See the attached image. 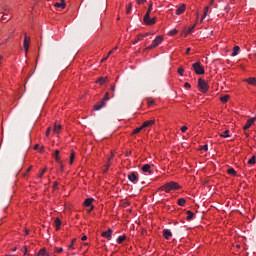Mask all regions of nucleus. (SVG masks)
I'll return each instance as SVG.
<instances>
[{
    "mask_svg": "<svg viewBox=\"0 0 256 256\" xmlns=\"http://www.w3.org/2000/svg\"><path fill=\"white\" fill-rule=\"evenodd\" d=\"M177 189H179V185L177 184V182H169L160 187L158 191H165L166 193H171V191H177Z\"/></svg>",
    "mask_w": 256,
    "mask_h": 256,
    "instance_id": "1",
    "label": "nucleus"
},
{
    "mask_svg": "<svg viewBox=\"0 0 256 256\" xmlns=\"http://www.w3.org/2000/svg\"><path fill=\"white\" fill-rule=\"evenodd\" d=\"M153 10V3L148 6V11L144 15L143 21L145 25H155V17L151 19V11Z\"/></svg>",
    "mask_w": 256,
    "mask_h": 256,
    "instance_id": "2",
    "label": "nucleus"
},
{
    "mask_svg": "<svg viewBox=\"0 0 256 256\" xmlns=\"http://www.w3.org/2000/svg\"><path fill=\"white\" fill-rule=\"evenodd\" d=\"M107 101H109V92H107L105 94L104 98L100 102L95 104L94 110L95 111H101V109H103V107H105V105H107Z\"/></svg>",
    "mask_w": 256,
    "mask_h": 256,
    "instance_id": "3",
    "label": "nucleus"
},
{
    "mask_svg": "<svg viewBox=\"0 0 256 256\" xmlns=\"http://www.w3.org/2000/svg\"><path fill=\"white\" fill-rule=\"evenodd\" d=\"M161 43H163V36L162 35L157 36L153 40L152 44L146 48V51H151V49H155V47H159V45H161Z\"/></svg>",
    "mask_w": 256,
    "mask_h": 256,
    "instance_id": "4",
    "label": "nucleus"
},
{
    "mask_svg": "<svg viewBox=\"0 0 256 256\" xmlns=\"http://www.w3.org/2000/svg\"><path fill=\"white\" fill-rule=\"evenodd\" d=\"M192 67L196 75H205V68L203 67V65H201V62H196L192 64Z\"/></svg>",
    "mask_w": 256,
    "mask_h": 256,
    "instance_id": "5",
    "label": "nucleus"
},
{
    "mask_svg": "<svg viewBox=\"0 0 256 256\" xmlns=\"http://www.w3.org/2000/svg\"><path fill=\"white\" fill-rule=\"evenodd\" d=\"M198 87L202 93H207V91H209V84L201 78L198 79Z\"/></svg>",
    "mask_w": 256,
    "mask_h": 256,
    "instance_id": "6",
    "label": "nucleus"
},
{
    "mask_svg": "<svg viewBox=\"0 0 256 256\" xmlns=\"http://www.w3.org/2000/svg\"><path fill=\"white\" fill-rule=\"evenodd\" d=\"M128 180L134 183V185L137 184L139 182V174L137 172H131L128 175Z\"/></svg>",
    "mask_w": 256,
    "mask_h": 256,
    "instance_id": "7",
    "label": "nucleus"
},
{
    "mask_svg": "<svg viewBox=\"0 0 256 256\" xmlns=\"http://www.w3.org/2000/svg\"><path fill=\"white\" fill-rule=\"evenodd\" d=\"M112 235H113L112 229H108L107 231L102 232V237H104V239H108V241H111Z\"/></svg>",
    "mask_w": 256,
    "mask_h": 256,
    "instance_id": "8",
    "label": "nucleus"
},
{
    "mask_svg": "<svg viewBox=\"0 0 256 256\" xmlns=\"http://www.w3.org/2000/svg\"><path fill=\"white\" fill-rule=\"evenodd\" d=\"M24 50L29 51V38L27 37V33H24V42H23Z\"/></svg>",
    "mask_w": 256,
    "mask_h": 256,
    "instance_id": "9",
    "label": "nucleus"
},
{
    "mask_svg": "<svg viewBox=\"0 0 256 256\" xmlns=\"http://www.w3.org/2000/svg\"><path fill=\"white\" fill-rule=\"evenodd\" d=\"M253 123H255V118H250L249 120H247L246 124L243 127L244 131H247V129H249L253 125Z\"/></svg>",
    "mask_w": 256,
    "mask_h": 256,
    "instance_id": "10",
    "label": "nucleus"
},
{
    "mask_svg": "<svg viewBox=\"0 0 256 256\" xmlns=\"http://www.w3.org/2000/svg\"><path fill=\"white\" fill-rule=\"evenodd\" d=\"M185 9V4H181V6L176 9V15H183V13H185Z\"/></svg>",
    "mask_w": 256,
    "mask_h": 256,
    "instance_id": "11",
    "label": "nucleus"
},
{
    "mask_svg": "<svg viewBox=\"0 0 256 256\" xmlns=\"http://www.w3.org/2000/svg\"><path fill=\"white\" fill-rule=\"evenodd\" d=\"M244 81L246 83H248V85H254V87H256V78L255 77L246 78V79H244Z\"/></svg>",
    "mask_w": 256,
    "mask_h": 256,
    "instance_id": "12",
    "label": "nucleus"
},
{
    "mask_svg": "<svg viewBox=\"0 0 256 256\" xmlns=\"http://www.w3.org/2000/svg\"><path fill=\"white\" fill-rule=\"evenodd\" d=\"M172 236H173V234L171 233V230H169V229L163 230V237H165L166 239H171Z\"/></svg>",
    "mask_w": 256,
    "mask_h": 256,
    "instance_id": "13",
    "label": "nucleus"
},
{
    "mask_svg": "<svg viewBox=\"0 0 256 256\" xmlns=\"http://www.w3.org/2000/svg\"><path fill=\"white\" fill-rule=\"evenodd\" d=\"M142 171L143 173H149L151 175L152 171H151V165L149 164H145L142 166Z\"/></svg>",
    "mask_w": 256,
    "mask_h": 256,
    "instance_id": "14",
    "label": "nucleus"
},
{
    "mask_svg": "<svg viewBox=\"0 0 256 256\" xmlns=\"http://www.w3.org/2000/svg\"><path fill=\"white\" fill-rule=\"evenodd\" d=\"M93 201H95V199L93 198H87L85 201H84V207H91L93 206Z\"/></svg>",
    "mask_w": 256,
    "mask_h": 256,
    "instance_id": "15",
    "label": "nucleus"
},
{
    "mask_svg": "<svg viewBox=\"0 0 256 256\" xmlns=\"http://www.w3.org/2000/svg\"><path fill=\"white\" fill-rule=\"evenodd\" d=\"M151 125H155V120H148L142 124V127L145 129L146 127H151Z\"/></svg>",
    "mask_w": 256,
    "mask_h": 256,
    "instance_id": "16",
    "label": "nucleus"
},
{
    "mask_svg": "<svg viewBox=\"0 0 256 256\" xmlns=\"http://www.w3.org/2000/svg\"><path fill=\"white\" fill-rule=\"evenodd\" d=\"M54 225L56 227V231H59V229H61V219L55 218Z\"/></svg>",
    "mask_w": 256,
    "mask_h": 256,
    "instance_id": "17",
    "label": "nucleus"
},
{
    "mask_svg": "<svg viewBox=\"0 0 256 256\" xmlns=\"http://www.w3.org/2000/svg\"><path fill=\"white\" fill-rule=\"evenodd\" d=\"M61 1H62L61 3H59V2L55 3L54 7H57L60 9H65V7H66L65 0H61Z\"/></svg>",
    "mask_w": 256,
    "mask_h": 256,
    "instance_id": "18",
    "label": "nucleus"
},
{
    "mask_svg": "<svg viewBox=\"0 0 256 256\" xmlns=\"http://www.w3.org/2000/svg\"><path fill=\"white\" fill-rule=\"evenodd\" d=\"M239 51H241V48L239 46H235L233 48L232 57H237V55H239Z\"/></svg>",
    "mask_w": 256,
    "mask_h": 256,
    "instance_id": "19",
    "label": "nucleus"
},
{
    "mask_svg": "<svg viewBox=\"0 0 256 256\" xmlns=\"http://www.w3.org/2000/svg\"><path fill=\"white\" fill-rule=\"evenodd\" d=\"M139 41H143V34H138L136 39L133 41V45H137Z\"/></svg>",
    "mask_w": 256,
    "mask_h": 256,
    "instance_id": "20",
    "label": "nucleus"
},
{
    "mask_svg": "<svg viewBox=\"0 0 256 256\" xmlns=\"http://www.w3.org/2000/svg\"><path fill=\"white\" fill-rule=\"evenodd\" d=\"M60 131H61V125L55 123V124H54V133H55L56 135H59V132H60Z\"/></svg>",
    "mask_w": 256,
    "mask_h": 256,
    "instance_id": "21",
    "label": "nucleus"
},
{
    "mask_svg": "<svg viewBox=\"0 0 256 256\" xmlns=\"http://www.w3.org/2000/svg\"><path fill=\"white\" fill-rule=\"evenodd\" d=\"M229 98L230 96L226 94L220 97V101L221 103H227V101H229Z\"/></svg>",
    "mask_w": 256,
    "mask_h": 256,
    "instance_id": "22",
    "label": "nucleus"
},
{
    "mask_svg": "<svg viewBox=\"0 0 256 256\" xmlns=\"http://www.w3.org/2000/svg\"><path fill=\"white\" fill-rule=\"evenodd\" d=\"M125 239H127V236H126V235L119 236V237L117 238V243H118V245H121V243H123V241H125Z\"/></svg>",
    "mask_w": 256,
    "mask_h": 256,
    "instance_id": "23",
    "label": "nucleus"
},
{
    "mask_svg": "<svg viewBox=\"0 0 256 256\" xmlns=\"http://www.w3.org/2000/svg\"><path fill=\"white\" fill-rule=\"evenodd\" d=\"M186 203L187 200H185V198L178 199V205H180V207H185Z\"/></svg>",
    "mask_w": 256,
    "mask_h": 256,
    "instance_id": "24",
    "label": "nucleus"
},
{
    "mask_svg": "<svg viewBox=\"0 0 256 256\" xmlns=\"http://www.w3.org/2000/svg\"><path fill=\"white\" fill-rule=\"evenodd\" d=\"M186 213H187V221H191V219H193L195 214L191 210H188Z\"/></svg>",
    "mask_w": 256,
    "mask_h": 256,
    "instance_id": "25",
    "label": "nucleus"
},
{
    "mask_svg": "<svg viewBox=\"0 0 256 256\" xmlns=\"http://www.w3.org/2000/svg\"><path fill=\"white\" fill-rule=\"evenodd\" d=\"M143 126L135 128L132 132L133 135H137L138 133H141V131H143Z\"/></svg>",
    "mask_w": 256,
    "mask_h": 256,
    "instance_id": "26",
    "label": "nucleus"
},
{
    "mask_svg": "<svg viewBox=\"0 0 256 256\" xmlns=\"http://www.w3.org/2000/svg\"><path fill=\"white\" fill-rule=\"evenodd\" d=\"M256 163V157L252 156L249 160H248V165H255Z\"/></svg>",
    "mask_w": 256,
    "mask_h": 256,
    "instance_id": "27",
    "label": "nucleus"
},
{
    "mask_svg": "<svg viewBox=\"0 0 256 256\" xmlns=\"http://www.w3.org/2000/svg\"><path fill=\"white\" fill-rule=\"evenodd\" d=\"M9 19H11V17H9L8 14H4L1 18V22L5 23V21H9Z\"/></svg>",
    "mask_w": 256,
    "mask_h": 256,
    "instance_id": "28",
    "label": "nucleus"
},
{
    "mask_svg": "<svg viewBox=\"0 0 256 256\" xmlns=\"http://www.w3.org/2000/svg\"><path fill=\"white\" fill-rule=\"evenodd\" d=\"M228 175H237V171L234 168H229L227 170Z\"/></svg>",
    "mask_w": 256,
    "mask_h": 256,
    "instance_id": "29",
    "label": "nucleus"
},
{
    "mask_svg": "<svg viewBox=\"0 0 256 256\" xmlns=\"http://www.w3.org/2000/svg\"><path fill=\"white\" fill-rule=\"evenodd\" d=\"M131 9H133V3H130V4L126 7V15H129V13H131Z\"/></svg>",
    "mask_w": 256,
    "mask_h": 256,
    "instance_id": "30",
    "label": "nucleus"
},
{
    "mask_svg": "<svg viewBox=\"0 0 256 256\" xmlns=\"http://www.w3.org/2000/svg\"><path fill=\"white\" fill-rule=\"evenodd\" d=\"M73 161H75V151L71 152V155H70V165H73Z\"/></svg>",
    "mask_w": 256,
    "mask_h": 256,
    "instance_id": "31",
    "label": "nucleus"
},
{
    "mask_svg": "<svg viewBox=\"0 0 256 256\" xmlns=\"http://www.w3.org/2000/svg\"><path fill=\"white\" fill-rule=\"evenodd\" d=\"M106 81H107V78L101 77L98 79L97 83H99L100 85H105Z\"/></svg>",
    "mask_w": 256,
    "mask_h": 256,
    "instance_id": "32",
    "label": "nucleus"
},
{
    "mask_svg": "<svg viewBox=\"0 0 256 256\" xmlns=\"http://www.w3.org/2000/svg\"><path fill=\"white\" fill-rule=\"evenodd\" d=\"M207 13H209V6H206L205 9H204V13H203V16H202V21H203V19H205V17H207Z\"/></svg>",
    "mask_w": 256,
    "mask_h": 256,
    "instance_id": "33",
    "label": "nucleus"
},
{
    "mask_svg": "<svg viewBox=\"0 0 256 256\" xmlns=\"http://www.w3.org/2000/svg\"><path fill=\"white\" fill-rule=\"evenodd\" d=\"M48 253L45 249H41L39 252H38V255L37 256H46Z\"/></svg>",
    "mask_w": 256,
    "mask_h": 256,
    "instance_id": "34",
    "label": "nucleus"
},
{
    "mask_svg": "<svg viewBox=\"0 0 256 256\" xmlns=\"http://www.w3.org/2000/svg\"><path fill=\"white\" fill-rule=\"evenodd\" d=\"M220 137H224V139H227V137H229V130H226L222 134H220Z\"/></svg>",
    "mask_w": 256,
    "mask_h": 256,
    "instance_id": "35",
    "label": "nucleus"
},
{
    "mask_svg": "<svg viewBox=\"0 0 256 256\" xmlns=\"http://www.w3.org/2000/svg\"><path fill=\"white\" fill-rule=\"evenodd\" d=\"M196 27V24H194L192 27H190L188 30H187V35H190V33H193L194 29Z\"/></svg>",
    "mask_w": 256,
    "mask_h": 256,
    "instance_id": "36",
    "label": "nucleus"
},
{
    "mask_svg": "<svg viewBox=\"0 0 256 256\" xmlns=\"http://www.w3.org/2000/svg\"><path fill=\"white\" fill-rule=\"evenodd\" d=\"M59 153H60L59 150H56L55 154H54V159H56V161H58V162L60 161Z\"/></svg>",
    "mask_w": 256,
    "mask_h": 256,
    "instance_id": "37",
    "label": "nucleus"
},
{
    "mask_svg": "<svg viewBox=\"0 0 256 256\" xmlns=\"http://www.w3.org/2000/svg\"><path fill=\"white\" fill-rule=\"evenodd\" d=\"M177 33H178L177 29H173L172 31L169 32V35L173 36V35H177Z\"/></svg>",
    "mask_w": 256,
    "mask_h": 256,
    "instance_id": "38",
    "label": "nucleus"
},
{
    "mask_svg": "<svg viewBox=\"0 0 256 256\" xmlns=\"http://www.w3.org/2000/svg\"><path fill=\"white\" fill-rule=\"evenodd\" d=\"M178 73L179 75L183 76V73H185V69H183V67L178 68Z\"/></svg>",
    "mask_w": 256,
    "mask_h": 256,
    "instance_id": "39",
    "label": "nucleus"
},
{
    "mask_svg": "<svg viewBox=\"0 0 256 256\" xmlns=\"http://www.w3.org/2000/svg\"><path fill=\"white\" fill-rule=\"evenodd\" d=\"M110 90L112 91L111 97H115V86H111Z\"/></svg>",
    "mask_w": 256,
    "mask_h": 256,
    "instance_id": "40",
    "label": "nucleus"
},
{
    "mask_svg": "<svg viewBox=\"0 0 256 256\" xmlns=\"http://www.w3.org/2000/svg\"><path fill=\"white\" fill-rule=\"evenodd\" d=\"M47 171V168H44L41 173L39 174V178L41 179V177H43V175H45V172Z\"/></svg>",
    "mask_w": 256,
    "mask_h": 256,
    "instance_id": "41",
    "label": "nucleus"
},
{
    "mask_svg": "<svg viewBox=\"0 0 256 256\" xmlns=\"http://www.w3.org/2000/svg\"><path fill=\"white\" fill-rule=\"evenodd\" d=\"M56 253H63V248H55Z\"/></svg>",
    "mask_w": 256,
    "mask_h": 256,
    "instance_id": "42",
    "label": "nucleus"
},
{
    "mask_svg": "<svg viewBox=\"0 0 256 256\" xmlns=\"http://www.w3.org/2000/svg\"><path fill=\"white\" fill-rule=\"evenodd\" d=\"M145 1H147V0H136L138 5H143V3H145Z\"/></svg>",
    "mask_w": 256,
    "mask_h": 256,
    "instance_id": "43",
    "label": "nucleus"
},
{
    "mask_svg": "<svg viewBox=\"0 0 256 256\" xmlns=\"http://www.w3.org/2000/svg\"><path fill=\"white\" fill-rule=\"evenodd\" d=\"M184 87H186V89H191V84L189 82H186L184 84Z\"/></svg>",
    "mask_w": 256,
    "mask_h": 256,
    "instance_id": "44",
    "label": "nucleus"
},
{
    "mask_svg": "<svg viewBox=\"0 0 256 256\" xmlns=\"http://www.w3.org/2000/svg\"><path fill=\"white\" fill-rule=\"evenodd\" d=\"M203 151H209V146L206 144L202 146Z\"/></svg>",
    "mask_w": 256,
    "mask_h": 256,
    "instance_id": "45",
    "label": "nucleus"
},
{
    "mask_svg": "<svg viewBox=\"0 0 256 256\" xmlns=\"http://www.w3.org/2000/svg\"><path fill=\"white\" fill-rule=\"evenodd\" d=\"M181 131H182V133H185V131H187V126H182Z\"/></svg>",
    "mask_w": 256,
    "mask_h": 256,
    "instance_id": "46",
    "label": "nucleus"
},
{
    "mask_svg": "<svg viewBox=\"0 0 256 256\" xmlns=\"http://www.w3.org/2000/svg\"><path fill=\"white\" fill-rule=\"evenodd\" d=\"M49 133H51V127H49L46 131V137H49Z\"/></svg>",
    "mask_w": 256,
    "mask_h": 256,
    "instance_id": "47",
    "label": "nucleus"
},
{
    "mask_svg": "<svg viewBox=\"0 0 256 256\" xmlns=\"http://www.w3.org/2000/svg\"><path fill=\"white\" fill-rule=\"evenodd\" d=\"M23 255H27V246H24V250H22Z\"/></svg>",
    "mask_w": 256,
    "mask_h": 256,
    "instance_id": "48",
    "label": "nucleus"
},
{
    "mask_svg": "<svg viewBox=\"0 0 256 256\" xmlns=\"http://www.w3.org/2000/svg\"><path fill=\"white\" fill-rule=\"evenodd\" d=\"M149 35H151V32H147V33H145V34H142L143 39H144V37H149Z\"/></svg>",
    "mask_w": 256,
    "mask_h": 256,
    "instance_id": "49",
    "label": "nucleus"
},
{
    "mask_svg": "<svg viewBox=\"0 0 256 256\" xmlns=\"http://www.w3.org/2000/svg\"><path fill=\"white\" fill-rule=\"evenodd\" d=\"M58 185H59V183H58V182H54V184H53V188H54V189H57Z\"/></svg>",
    "mask_w": 256,
    "mask_h": 256,
    "instance_id": "50",
    "label": "nucleus"
},
{
    "mask_svg": "<svg viewBox=\"0 0 256 256\" xmlns=\"http://www.w3.org/2000/svg\"><path fill=\"white\" fill-rule=\"evenodd\" d=\"M73 243H75V239L72 240L71 245H69V249H73Z\"/></svg>",
    "mask_w": 256,
    "mask_h": 256,
    "instance_id": "51",
    "label": "nucleus"
},
{
    "mask_svg": "<svg viewBox=\"0 0 256 256\" xmlns=\"http://www.w3.org/2000/svg\"><path fill=\"white\" fill-rule=\"evenodd\" d=\"M93 209H95V206H90V209L88 210V213H91V211H93Z\"/></svg>",
    "mask_w": 256,
    "mask_h": 256,
    "instance_id": "52",
    "label": "nucleus"
},
{
    "mask_svg": "<svg viewBox=\"0 0 256 256\" xmlns=\"http://www.w3.org/2000/svg\"><path fill=\"white\" fill-rule=\"evenodd\" d=\"M107 59H109V56H106L105 58H103V59L101 60V63L107 61Z\"/></svg>",
    "mask_w": 256,
    "mask_h": 256,
    "instance_id": "53",
    "label": "nucleus"
},
{
    "mask_svg": "<svg viewBox=\"0 0 256 256\" xmlns=\"http://www.w3.org/2000/svg\"><path fill=\"white\" fill-rule=\"evenodd\" d=\"M81 240L82 241H87V236L86 235L82 236Z\"/></svg>",
    "mask_w": 256,
    "mask_h": 256,
    "instance_id": "54",
    "label": "nucleus"
},
{
    "mask_svg": "<svg viewBox=\"0 0 256 256\" xmlns=\"http://www.w3.org/2000/svg\"><path fill=\"white\" fill-rule=\"evenodd\" d=\"M190 51H191V48H187L186 55H189Z\"/></svg>",
    "mask_w": 256,
    "mask_h": 256,
    "instance_id": "55",
    "label": "nucleus"
},
{
    "mask_svg": "<svg viewBox=\"0 0 256 256\" xmlns=\"http://www.w3.org/2000/svg\"><path fill=\"white\" fill-rule=\"evenodd\" d=\"M34 149H35V150L39 149V144H36V145L34 146Z\"/></svg>",
    "mask_w": 256,
    "mask_h": 256,
    "instance_id": "56",
    "label": "nucleus"
},
{
    "mask_svg": "<svg viewBox=\"0 0 256 256\" xmlns=\"http://www.w3.org/2000/svg\"><path fill=\"white\" fill-rule=\"evenodd\" d=\"M112 53H113V50H111L110 52H108L107 57L111 56V55H112Z\"/></svg>",
    "mask_w": 256,
    "mask_h": 256,
    "instance_id": "57",
    "label": "nucleus"
},
{
    "mask_svg": "<svg viewBox=\"0 0 256 256\" xmlns=\"http://www.w3.org/2000/svg\"><path fill=\"white\" fill-rule=\"evenodd\" d=\"M215 3V0H211L210 5H213Z\"/></svg>",
    "mask_w": 256,
    "mask_h": 256,
    "instance_id": "58",
    "label": "nucleus"
},
{
    "mask_svg": "<svg viewBox=\"0 0 256 256\" xmlns=\"http://www.w3.org/2000/svg\"><path fill=\"white\" fill-rule=\"evenodd\" d=\"M25 235H29V230H26V231H25Z\"/></svg>",
    "mask_w": 256,
    "mask_h": 256,
    "instance_id": "59",
    "label": "nucleus"
},
{
    "mask_svg": "<svg viewBox=\"0 0 256 256\" xmlns=\"http://www.w3.org/2000/svg\"><path fill=\"white\" fill-rule=\"evenodd\" d=\"M196 17H197V19H199V12L196 13Z\"/></svg>",
    "mask_w": 256,
    "mask_h": 256,
    "instance_id": "60",
    "label": "nucleus"
},
{
    "mask_svg": "<svg viewBox=\"0 0 256 256\" xmlns=\"http://www.w3.org/2000/svg\"><path fill=\"white\" fill-rule=\"evenodd\" d=\"M153 103H155V102H154V101H150V102H149V105H153Z\"/></svg>",
    "mask_w": 256,
    "mask_h": 256,
    "instance_id": "61",
    "label": "nucleus"
},
{
    "mask_svg": "<svg viewBox=\"0 0 256 256\" xmlns=\"http://www.w3.org/2000/svg\"><path fill=\"white\" fill-rule=\"evenodd\" d=\"M110 166H111V164H108V165H107L106 171H107V169H109Z\"/></svg>",
    "mask_w": 256,
    "mask_h": 256,
    "instance_id": "62",
    "label": "nucleus"
},
{
    "mask_svg": "<svg viewBox=\"0 0 256 256\" xmlns=\"http://www.w3.org/2000/svg\"><path fill=\"white\" fill-rule=\"evenodd\" d=\"M29 171H31V167H29V168L27 169V172H29Z\"/></svg>",
    "mask_w": 256,
    "mask_h": 256,
    "instance_id": "63",
    "label": "nucleus"
},
{
    "mask_svg": "<svg viewBox=\"0 0 256 256\" xmlns=\"http://www.w3.org/2000/svg\"><path fill=\"white\" fill-rule=\"evenodd\" d=\"M246 137H249V134L245 133Z\"/></svg>",
    "mask_w": 256,
    "mask_h": 256,
    "instance_id": "64",
    "label": "nucleus"
}]
</instances>
